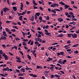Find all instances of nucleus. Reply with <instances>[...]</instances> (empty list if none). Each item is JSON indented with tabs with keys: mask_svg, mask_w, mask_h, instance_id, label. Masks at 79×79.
Segmentation results:
<instances>
[{
	"mask_svg": "<svg viewBox=\"0 0 79 79\" xmlns=\"http://www.w3.org/2000/svg\"><path fill=\"white\" fill-rule=\"evenodd\" d=\"M58 63L60 64H62V61H61V60L60 59V60L58 62Z\"/></svg>",
	"mask_w": 79,
	"mask_h": 79,
	"instance_id": "33",
	"label": "nucleus"
},
{
	"mask_svg": "<svg viewBox=\"0 0 79 79\" xmlns=\"http://www.w3.org/2000/svg\"><path fill=\"white\" fill-rule=\"evenodd\" d=\"M25 69L26 70H33L31 68H26Z\"/></svg>",
	"mask_w": 79,
	"mask_h": 79,
	"instance_id": "26",
	"label": "nucleus"
},
{
	"mask_svg": "<svg viewBox=\"0 0 79 79\" xmlns=\"http://www.w3.org/2000/svg\"><path fill=\"white\" fill-rule=\"evenodd\" d=\"M35 18L34 16H32L31 18L30 19V20L34 22V21Z\"/></svg>",
	"mask_w": 79,
	"mask_h": 79,
	"instance_id": "8",
	"label": "nucleus"
},
{
	"mask_svg": "<svg viewBox=\"0 0 79 79\" xmlns=\"http://www.w3.org/2000/svg\"><path fill=\"white\" fill-rule=\"evenodd\" d=\"M11 13H12V15H15V12L13 10H12L11 11Z\"/></svg>",
	"mask_w": 79,
	"mask_h": 79,
	"instance_id": "27",
	"label": "nucleus"
},
{
	"mask_svg": "<svg viewBox=\"0 0 79 79\" xmlns=\"http://www.w3.org/2000/svg\"><path fill=\"white\" fill-rule=\"evenodd\" d=\"M29 75L30 76H32L34 77H37V76L36 75H34L32 74H29Z\"/></svg>",
	"mask_w": 79,
	"mask_h": 79,
	"instance_id": "4",
	"label": "nucleus"
},
{
	"mask_svg": "<svg viewBox=\"0 0 79 79\" xmlns=\"http://www.w3.org/2000/svg\"><path fill=\"white\" fill-rule=\"evenodd\" d=\"M50 6L51 7H52V8H55V6H59L58 4L56 3L52 4Z\"/></svg>",
	"mask_w": 79,
	"mask_h": 79,
	"instance_id": "1",
	"label": "nucleus"
},
{
	"mask_svg": "<svg viewBox=\"0 0 79 79\" xmlns=\"http://www.w3.org/2000/svg\"><path fill=\"white\" fill-rule=\"evenodd\" d=\"M7 3L8 5H10V0H6Z\"/></svg>",
	"mask_w": 79,
	"mask_h": 79,
	"instance_id": "58",
	"label": "nucleus"
},
{
	"mask_svg": "<svg viewBox=\"0 0 79 79\" xmlns=\"http://www.w3.org/2000/svg\"><path fill=\"white\" fill-rule=\"evenodd\" d=\"M19 79H24V77H19Z\"/></svg>",
	"mask_w": 79,
	"mask_h": 79,
	"instance_id": "64",
	"label": "nucleus"
},
{
	"mask_svg": "<svg viewBox=\"0 0 79 79\" xmlns=\"http://www.w3.org/2000/svg\"><path fill=\"white\" fill-rule=\"evenodd\" d=\"M68 10H71V11H73V9L72 8H71L70 7H69Z\"/></svg>",
	"mask_w": 79,
	"mask_h": 79,
	"instance_id": "43",
	"label": "nucleus"
},
{
	"mask_svg": "<svg viewBox=\"0 0 79 79\" xmlns=\"http://www.w3.org/2000/svg\"><path fill=\"white\" fill-rule=\"evenodd\" d=\"M37 30L38 31H40V30H41V29L40 28V27H38L37 28Z\"/></svg>",
	"mask_w": 79,
	"mask_h": 79,
	"instance_id": "57",
	"label": "nucleus"
},
{
	"mask_svg": "<svg viewBox=\"0 0 79 79\" xmlns=\"http://www.w3.org/2000/svg\"><path fill=\"white\" fill-rule=\"evenodd\" d=\"M48 10L49 11V12H50V11L52 12V10L49 8L48 9Z\"/></svg>",
	"mask_w": 79,
	"mask_h": 79,
	"instance_id": "51",
	"label": "nucleus"
},
{
	"mask_svg": "<svg viewBox=\"0 0 79 79\" xmlns=\"http://www.w3.org/2000/svg\"><path fill=\"white\" fill-rule=\"evenodd\" d=\"M60 55H64V53L63 52H60Z\"/></svg>",
	"mask_w": 79,
	"mask_h": 79,
	"instance_id": "41",
	"label": "nucleus"
},
{
	"mask_svg": "<svg viewBox=\"0 0 79 79\" xmlns=\"http://www.w3.org/2000/svg\"><path fill=\"white\" fill-rule=\"evenodd\" d=\"M52 50H53V51H54V52H55V50H56V48H53L52 47Z\"/></svg>",
	"mask_w": 79,
	"mask_h": 79,
	"instance_id": "42",
	"label": "nucleus"
},
{
	"mask_svg": "<svg viewBox=\"0 0 79 79\" xmlns=\"http://www.w3.org/2000/svg\"><path fill=\"white\" fill-rule=\"evenodd\" d=\"M46 19L47 20H49V19H50V18H49V16H47V18H46Z\"/></svg>",
	"mask_w": 79,
	"mask_h": 79,
	"instance_id": "61",
	"label": "nucleus"
},
{
	"mask_svg": "<svg viewBox=\"0 0 79 79\" xmlns=\"http://www.w3.org/2000/svg\"><path fill=\"white\" fill-rule=\"evenodd\" d=\"M22 67H23V66L22 65H20V66H19L18 67V69H19L20 68H22Z\"/></svg>",
	"mask_w": 79,
	"mask_h": 79,
	"instance_id": "53",
	"label": "nucleus"
},
{
	"mask_svg": "<svg viewBox=\"0 0 79 79\" xmlns=\"http://www.w3.org/2000/svg\"><path fill=\"white\" fill-rule=\"evenodd\" d=\"M77 35L76 34H72V37L73 38H77Z\"/></svg>",
	"mask_w": 79,
	"mask_h": 79,
	"instance_id": "5",
	"label": "nucleus"
},
{
	"mask_svg": "<svg viewBox=\"0 0 79 79\" xmlns=\"http://www.w3.org/2000/svg\"><path fill=\"white\" fill-rule=\"evenodd\" d=\"M13 27H14V28H15V29H19V28H18L17 27V26H12Z\"/></svg>",
	"mask_w": 79,
	"mask_h": 79,
	"instance_id": "30",
	"label": "nucleus"
},
{
	"mask_svg": "<svg viewBox=\"0 0 79 79\" xmlns=\"http://www.w3.org/2000/svg\"><path fill=\"white\" fill-rule=\"evenodd\" d=\"M23 45L24 46H27V44H26V42H23Z\"/></svg>",
	"mask_w": 79,
	"mask_h": 79,
	"instance_id": "21",
	"label": "nucleus"
},
{
	"mask_svg": "<svg viewBox=\"0 0 79 79\" xmlns=\"http://www.w3.org/2000/svg\"><path fill=\"white\" fill-rule=\"evenodd\" d=\"M35 44L36 45H39V42H35Z\"/></svg>",
	"mask_w": 79,
	"mask_h": 79,
	"instance_id": "50",
	"label": "nucleus"
},
{
	"mask_svg": "<svg viewBox=\"0 0 79 79\" xmlns=\"http://www.w3.org/2000/svg\"><path fill=\"white\" fill-rule=\"evenodd\" d=\"M11 21H9L8 20H7L6 21V23H11Z\"/></svg>",
	"mask_w": 79,
	"mask_h": 79,
	"instance_id": "47",
	"label": "nucleus"
},
{
	"mask_svg": "<svg viewBox=\"0 0 79 79\" xmlns=\"http://www.w3.org/2000/svg\"><path fill=\"white\" fill-rule=\"evenodd\" d=\"M71 43V41L70 40H69L67 41V44H70Z\"/></svg>",
	"mask_w": 79,
	"mask_h": 79,
	"instance_id": "62",
	"label": "nucleus"
},
{
	"mask_svg": "<svg viewBox=\"0 0 79 79\" xmlns=\"http://www.w3.org/2000/svg\"><path fill=\"white\" fill-rule=\"evenodd\" d=\"M13 9L15 11H16L17 10V8H16V7L14 6L13 7Z\"/></svg>",
	"mask_w": 79,
	"mask_h": 79,
	"instance_id": "12",
	"label": "nucleus"
},
{
	"mask_svg": "<svg viewBox=\"0 0 79 79\" xmlns=\"http://www.w3.org/2000/svg\"><path fill=\"white\" fill-rule=\"evenodd\" d=\"M36 67H37V68H36V69H42V68L41 66H39L38 65H37L36 66Z\"/></svg>",
	"mask_w": 79,
	"mask_h": 79,
	"instance_id": "16",
	"label": "nucleus"
},
{
	"mask_svg": "<svg viewBox=\"0 0 79 79\" xmlns=\"http://www.w3.org/2000/svg\"><path fill=\"white\" fill-rule=\"evenodd\" d=\"M1 14L2 16H3V10H1Z\"/></svg>",
	"mask_w": 79,
	"mask_h": 79,
	"instance_id": "22",
	"label": "nucleus"
},
{
	"mask_svg": "<svg viewBox=\"0 0 79 79\" xmlns=\"http://www.w3.org/2000/svg\"><path fill=\"white\" fill-rule=\"evenodd\" d=\"M6 31L7 32H10V30H9V29L8 28H5Z\"/></svg>",
	"mask_w": 79,
	"mask_h": 79,
	"instance_id": "23",
	"label": "nucleus"
},
{
	"mask_svg": "<svg viewBox=\"0 0 79 79\" xmlns=\"http://www.w3.org/2000/svg\"><path fill=\"white\" fill-rule=\"evenodd\" d=\"M44 31L45 32V34H46V35H48L49 36H51V33H48V31L47 30L45 29Z\"/></svg>",
	"mask_w": 79,
	"mask_h": 79,
	"instance_id": "2",
	"label": "nucleus"
},
{
	"mask_svg": "<svg viewBox=\"0 0 79 79\" xmlns=\"http://www.w3.org/2000/svg\"><path fill=\"white\" fill-rule=\"evenodd\" d=\"M15 39L16 40H20V39L19 38L16 37L15 38Z\"/></svg>",
	"mask_w": 79,
	"mask_h": 79,
	"instance_id": "25",
	"label": "nucleus"
},
{
	"mask_svg": "<svg viewBox=\"0 0 79 79\" xmlns=\"http://www.w3.org/2000/svg\"><path fill=\"white\" fill-rule=\"evenodd\" d=\"M0 76H2V77H6L5 75H4V74H3L2 73L0 74Z\"/></svg>",
	"mask_w": 79,
	"mask_h": 79,
	"instance_id": "38",
	"label": "nucleus"
},
{
	"mask_svg": "<svg viewBox=\"0 0 79 79\" xmlns=\"http://www.w3.org/2000/svg\"><path fill=\"white\" fill-rule=\"evenodd\" d=\"M18 76H24V75H23V74H22L21 73H20L19 74Z\"/></svg>",
	"mask_w": 79,
	"mask_h": 79,
	"instance_id": "37",
	"label": "nucleus"
},
{
	"mask_svg": "<svg viewBox=\"0 0 79 79\" xmlns=\"http://www.w3.org/2000/svg\"><path fill=\"white\" fill-rule=\"evenodd\" d=\"M9 10H10V9L7 7H5L3 9V11L4 13H6V11H8Z\"/></svg>",
	"mask_w": 79,
	"mask_h": 79,
	"instance_id": "3",
	"label": "nucleus"
},
{
	"mask_svg": "<svg viewBox=\"0 0 79 79\" xmlns=\"http://www.w3.org/2000/svg\"><path fill=\"white\" fill-rule=\"evenodd\" d=\"M67 35L69 37H71V36H73V33H68Z\"/></svg>",
	"mask_w": 79,
	"mask_h": 79,
	"instance_id": "10",
	"label": "nucleus"
},
{
	"mask_svg": "<svg viewBox=\"0 0 79 79\" xmlns=\"http://www.w3.org/2000/svg\"><path fill=\"white\" fill-rule=\"evenodd\" d=\"M11 31H12L13 32H16V29H13L11 30Z\"/></svg>",
	"mask_w": 79,
	"mask_h": 79,
	"instance_id": "29",
	"label": "nucleus"
},
{
	"mask_svg": "<svg viewBox=\"0 0 79 79\" xmlns=\"http://www.w3.org/2000/svg\"><path fill=\"white\" fill-rule=\"evenodd\" d=\"M34 44V41H31V43L30 44L31 45H32L33 44Z\"/></svg>",
	"mask_w": 79,
	"mask_h": 79,
	"instance_id": "45",
	"label": "nucleus"
},
{
	"mask_svg": "<svg viewBox=\"0 0 79 79\" xmlns=\"http://www.w3.org/2000/svg\"><path fill=\"white\" fill-rule=\"evenodd\" d=\"M52 12H53V13H54V14H56V12L55 11V10H52Z\"/></svg>",
	"mask_w": 79,
	"mask_h": 79,
	"instance_id": "31",
	"label": "nucleus"
},
{
	"mask_svg": "<svg viewBox=\"0 0 79 79\" xmlns=\"http://www.w3.org/2000/svg\"><path fill=\"white\" fill-rule=\"evenodd\" d=\"M64 7H65L64 9H68L69 7V6L67 5H65L64 6Z\"/></svg>",
	"mask_w": 79,
	"mask_h": 79,
	"instance_id": "13",
	"label": "nucleus"
},
{
	"mask_svg": "<svg viewBox=\"0 0 79 79\" xmlns=\"http://www.w3.org/2000/svg\"><path fill=\"white\" fill-rule=\"evenodd\" d=\"M0 54H1V55H3V52L2 51V50H0Z\"/></svg>",
	"mask_w": 79,
	"mask_h": 79,
	"instance_id": "55",
	"label": "nucleus"
},
{
	"mask_svg": "<svg viewBox=\"0 0 79 79\" xmlns=\"http://www.w3.org/2000/svg\"><path fill=\"white\" fill-rule=\"evenodd\" d=\"M31 36H32V35L30 34L28 36V38H31Z\"/></svg>",
	"mask_w": 79,
	"mask_h": 79,
	"instance_id": "63",
	"label": "nucleus"
},
{
	"mask_svg": "<svg viewBox=\"0 0 79 79\" xmlns=\"http://www.w3.org/2000/svg\"><path fill=\"white\" fill-rule=\"evenodd\" d=\"M23 42H27L28 41V40L27 39L25 40V39H23Z\"/></svg>",
	"mask_w": 79,
	"mask_h": 79,
	"instance_id": "39",
	"label": "nucleus"
},
{
	"mask_svg": "<svg viewBox=\"0 0 79 79\" xmlns=\"http://www.w3.org/2000/svg\"><path fill=\"white\" fill-rule=\"evenodd\" d=\"M40 38H39V37L37 39H36V42H38L39 41V40H40Z\"/></svg>",
	"mask_w": 79,
	"mask_h": 79,
	"instance_id": "46",
	"label": "nucleus"
},
{
	"mask_svg": "<svg viewBox=\"0 0 79 79\" xmlns=\"http://www.w3.org/2000/svg\"><path fill=\"white\" fill-rule=\"evenodd\" d=\"M78 45H79V44H75V45H73L72 46V47H76L77 46H78Z\"/></svg>",
	"mask_w": 79,
	"mask_h": 79,
	"instance_id": "28",
	"label": "nucleus"
},
{
	"mask_svg": "<svg viewBox=\"0 0 79 79\" xmlns=\"http://www.w3.org/2000/svg\"><path fill=\"white\" fill-rule=\"evenodd\" d=\"M65 15L66 16H67L69 15V13L68 12H66L65 13Z\"/></svg>",
	"mask_w": 79,
	"mask_h": 79,
	"instance_id": "59",
	"label": "nucleus"
},
{
	"mask_svg": "<svg viewBox=\"0 0 79 79\" xmlns=\"http://www.w3.org/2000/svg\"><path fill=\"white\" fill-rule=\"evenodd\" d=\"M53 48V47L51 46V47H49V48H48V49L49 50H50L51 49H52Z\"/></svg>",
	"mask_w": 79,
	"mask_h": 79,
	"instance_id": "40",
	"label": "nucleus"
},
{
	"mask_svg": "<svg viewBox=\"0 0 79 79\" xmlns=\"http://www.w3.org/2000/svg\"><path fill=\"white\" fill-rule=\"evenodd\" d=\"M57 44H58V43H56L52 44V45H57Z\"/></svg>",
	"mask_w": 79,
	"mask_h": 79,
	"instance_id": "54",
	"label": "nucleus"
},
{
	"mask_svg": "<svg viewBox=\"0 0 79 79\" xmlns=\"http://www.w3.org/2000/svg\"><path fill=\"white\" fill-rule=\"evenodd\" d=\"M55 77H60V76L56 74L55 75Z\"/></svg>",
	"mask_w": 79,
	"mask_h": 79,
	"instance_id": "34",
	"label": "nucleus"
},
{
	"mask_svg": "<svg viewBox=\"0 0 79 79\" xmlns=\"http://www.w3.org/2000/svg\"><path fill=\"white\" fill-rule=\"evenodd\" d=\"M1 39H2V40H6V37L3 35H2V36H1Z\"/></svg>",
	"mask_w": 79,
	"mask_h": 79,
	"instance_id": "7",
	"label": "nucleus"
},
{
	"mask_svg": "<svg viewBox=\"0 0 79 79\" xmlns=\"http://www.w3.org/2000/svg\"><path fill=\"white\" fill-rule=\"evenodd\" d=\"M3 57H4L5 60H8V56L7 55Z\"/></svg>",
	"mask_w": 79,
	"mask_h": 79,
	"instance_id": "19",
	"label": "nucleus"
},
{
	"mask_svg": "<svg viewBox=\"0 0 79 79\" xmlns=\"http://www.w3.org/2000/svg\"><path fill=\"white\" fill-rule=\"evenodd\" d=\"M67 61L66 60H64L62 62V63L63 64H65V63H66Z\"/></svg>",
	"mask_w": 79,
	"mask_h": 79,
	"instance_id": "15",
	"label": "nucleus"
},
{
	"mask_svg": "<svg viewBox=\"0 0 79 79\" xmlns=\"http://www.w3.org/2000/svg\"><path fill=\"white\" fill-rule=\"evenodd\" d=\"M37 16H40V13L39 12H37L35 14Z\"/></svg>",
	"mask_w": 79,
	"mask_h": 79,
	"instance_id": "18",
	"label": "nucleus"
},
{
	"mask_svg": "<svg viewBox=\"0 0 79 79\" xmlns=\"http://www.w3.org/2000/svg\"><path fill=\"white\" fill-rule=\"evenodd\" d=\"M55 10H56V11H60V10L58 9H54Z\"/></svg>",
	"mask_w": 79,
	"mask_h": 79,
	"instance_id": "49",
	"label": "nucleus"
},
{
	"mask_svg": "<svg viewBox=\"0 0 79 79\" xmlns=\"http://www.w3.org/2000/svg\"><path fill=\"white\" fill-rule=\"evenodd\" d=\"M64 35L63 34H61L60 35H59L57 36V37H63Z\"/></svg>",
	"mask_w": 79,
	"mask_h": 79,
	"instance_id": "17",
	"label": "nucleus"
},
{
	"mask_svg": "<svg viewBox=\"0 0 79 79\" xmlns=\"http://www.w3.org/2000/svg\"><path fill=\"white\" fill-rule=\"evenodd\" d=\"M58 21L59 22V23H61V22H62V21H63V19H62V18H59L58 19Z\"/></svg>",
	"mask_w": 79,
	"mask_h": 79,
	"instance_id": "9",
	"label": "nucleus"
},
{
	"mask_svg": "<svg viewBox=\"0 0 79 79\" xmlns=\"http://www.w3.org/2000/svg\"><path fill=\"white\" fill-rule=\"evenodd\" d=\"M48 59H49L50 61H52V60H53V58H50V57H48Z\"/></svg>",
	"mask_w": 79,
	"mask_h": 79,
	"instance_id": "60",
	"label": "nucleus"
},
{
	"mask_svg": "<svg viewBox=\"0 0 79 79\" xmlns=\"http://www.w3.org/2000/svg\"><path fill=\"white\" fill-rule=\"evenodd\" d=\"M27 58H28V59H31V56H29V55H27Z\"/></svg>",
	"mask_w": 79,
	"mask_h": 79,
	"instance_id": "32",
	"label": "nucleus"
},
{
	"mask_svg": "<svg viewBox=\"0 0 79 79\" xmlns=\"http://www.w3.org/2000/svg\"><path fill=\"white\" fill-rule=\"evenodd\" d=\"M49 27V26L48 25H47L45 27V29H48V28Z\"/></svg>",
	"mask_w": 79,
	"mask_h": 79,
	"instance_id": "52",
	"label": "nucleus"
},
{
	"mask_svg": "<svg viewBox=\"0 0 79 79\" xmlns=\"http://www.w3.org/2000/svg\"><path fill=\"white\" fill-rule=\"evenodd\" d=\"M26 11H27V10H25V11L23 12L22 13H21V15H25L26 14Z\"/></svg>",
	"mask_w": 79,
	"mask_h": 79,
	"instance_id": "20",
	"label": "nucleus"
},
{
	"mask_svg": "<svg viewBox=\"0 0 79 79\" xmlns=\"http://www.w3.org/2000/svg\"><path fill=\"white\" fill-rule=\"evenodd\" d=\"M8 69H9V67H6V68H4L3 69H2V71H6Z\"/></svg>",
	"mask_w": 79,
	"mask_h": 79,
	"instance_id": "11",
	"label": "nucleus"
},
{
	"mask_svg": "<svg viewBox=\"0 0 79 79\" xmlns=\"http://www.w3.org/2000/svg\"><path fill=\"white\" fill-rule=\"evenodd\" d=\"M9 54L11 56H13V54H12L10 52H9Z\"/></svg>",
	"mask_w": 79,
	"mask_h": 79,
	"instance_id": "56",
	"label": "nucleus"
},
{
	"mask_svg": "<svg viewBox=\"0 0 79 79\" xmlns=\"http://www.w3.org/2000/svg\"><path fill=\"white\" fill-rule=\"evenodd\" d=\"M69 14L70 15H71L70 16H72L73 15H74V14H73V12H70L69 13Z\"/></svg>",
	"mask_w": 79,
	"mask_h": 79,
	"instance_id": "35",
	"label": "nucleus"
},
{
	"mask_svg": "<svg viewBox=\"0 0 79 79\" xmlns=\"http://www.w3.org/2000/svg\"><path fill=\"white\" fill-rule=\"evenodd\" d=\"M14 48H15V49L16 50H17V49H18V47H17V46H16V45H14Z\"/></svg>",
	"mask_w": 79,
	"mask_h": 79,
	"instance_id": "44",
	"label": "nucleus"
},
{
	"mask_svg": "<svg viewBox=\"0 0 79 79\" xmlns=\"http://www.w3.org/2000/svg\"><path fill=\"white\" fill-rule=\"evenodd\" d=\"M21 71L22 72H23V73H24L25 72V69L24 68H22L21 69Z\"/></svg>",
	"mask_w": 79,
	"mask_h": 79,
	"instance_id": "14",
	"label": "nucleus"
},
{
	"mask_svg": "<svg viewBox=\"0 0 79 79\" xmlns=\"http://www.w3.org/2000/svg\"><path fill=\"white\" fill-rule=\"evenodd\" d=\"M22 18H23V16L21 15L19 17V19L20 21H23V19H22Z\"/></svg>",
	"mask_w": 79,
	"mask_h": 79,
	"instance_id": "24",
	"label": "nucleus"
},
{
	"mask_svg": "<svg viewBox=\"0 0 79 79\" xmlns=\"http://www.w3.org/2000/svg\"><path fill=\"white\" fill-rule=\"evenodd\" d=\"M33 7H34V9H39L38 8H37V6H33Z\"/></svg>",
	"mask_w": 79,
	"mask_h": 79,
	"instance_id": "48",
	"label": "nucleus"
},
{
	"mask_svg": "<svg viewBox=\"0 0 79 79\" xmlns=\"http://www.w3.org/2000/svg\"><path fill=\"white\" fill-rule=\"evenodd\" d=\"M3 36H5V37H7V35H6V31H3Z\"/></svg>",
	"mask_w": 79,
	"mask_h": 79,
	"instance_id": "6",
	"label": "nucleus"
},
{
	"mask_svg": "<svg viewBox=\"0 0 79 79\" xmlns=\"http://www.w3.org/2000/svg\"><path fill=\"white\" fill-rule=\"evenodd\" d=\"M53 77H55V76H54V75L52 74L51 75V78L52 79V78H53Z\"/></svg>",
	"mask_w": 79,
	"mask_h": 79,
	"instance_id": "36",
	"label": "nucleus"
}]
</instances>
